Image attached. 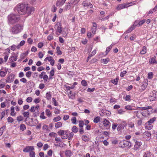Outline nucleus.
<instances>
[{"label":"nucleus","mask_w":157,"mask_h":157,"mask_svg":"<svg viewBox=\"0 0 157 157\" xmlns=\"http://www.w3.org/2000/svg\"><path fill=\"white\" fill-rule=\"evenodd\" d=\"M7 19L8 24L10 25H13L18 21L20 17L18 15L11 13L8 16Z\"/></svg>","instance_id":"obj_3"},{"label":"nucleus","mask_w":157,"mask_h":157,"mask_svg":"<svg viewBox=\"0 0 157 157\" xmlns=\"http://www.w3.org/2000/svg\"><path fill=\"white\" fill-rule=\"evenodd\" d=\"M127 73V71H123L121 72L120 74V76L121 77H123L125 75V74Z\"/></svg>","instance_id":"obj_64"},{"label":"nucleus","mask_w":157,"mask_h":157,"mask_svg":"<svg viewBox=\"0 0 157 157\" xmlns=\"http://www.w3.org/2000/svg\"><path fill=\"white\" fill-rule=\"evenodd\" d=\"M119 80L118 78H116L115 79H114L112 80V82L115 85H117V82Z\"/></svg>","instance_id":"obj_38"},{"label":"nucleus","mask_w":157,"mask_h":157,"mask_svg":"<svg viewBox=\"0 0 157 157\" xmlns=\"http://www.w3.org/2000/svg\"><path fill=\"white\" fill-rule=\"evenodd\" d=\"M84 6H89L90 8H92L93 7V5H92V4L90 3H86L85 4Z\"/></svg>","instance_id":"obj_60"},{"label":"nucleus","mask_w":157,"mask_h":157,"mask_svg":"<svg viewBox=\"0 0 157 157\" xmlns=\"http://www.w3.org/2000/svg\"><path fill=\"white\" fill-rule=\"evenodd\" d=\"M34 150V147L33 146H28L24 148L23 151L24 152H30Z\"/></svg>","instance_id":"obj_10"},{"label":"nucleus","mask_w":157,"mask_h":157,"mask_svg":"<svg viewBox=\"0 0 157 157\" xmlns=\"http://www.w3.org/2000/svg\"><path fill=\"white\" fill-rule=\"evenodd\" d=\"M151 93L149 96V99L151 101H153L155 100L156 99V95L155 94L152 93V95H151Z\"/></svg>","instance_id":"obj_15"},{"label":"nucleus","mask_w":157,"mask_h":157,"mask_svg":"<svg viewBox=\"0 0 157 157\" xmlns=\"http://www.w3.org/2000/svg\"><path fill=\"white\" fill-rule=\"evenodd\" d=\"M17 56L15 55L11 56L10 59L12 62H13L17 60Z\"/></svg>","instance_id":"obj_30"},{"label":"nucleus","mask_w":157,"mask_h":157,"mask_svg":"<svg viewBox=\"0 0 157 157\" xmlns=\"http://www.w3.org/2000/svg\"><path fill=\"white\" fill-rule=\"evenodd\" d=\"M145 22V20H142L140 21L138 23V25L139 26H140L143 24Z\"/></svg>","instance_id":"obj_62"},{"label":"nucleus","mask_w":157,"mask_h":157,"mask_svg":"<svg viewBox=\"0 0 157 157\" xmlns=\"http://www.w3.org/2000/svg\"><path fill=\"white\" fill-rule=\"evenodd\" d=\"M145 128L147 130H151L152 129L153 126L152 125L150 124H147V122H146L145 123Z\"/></svg>","instance_id":"obj_16"},{"label":"nucleus","mask_w":157,"mask_h":157,"mask_svg":"<svg viewBox=\"0 0 157 157\" xmlns=\"http://www.w3.org/2000/svg\"><path fill=\"white\" fill-rule=\"evenodd\" d=\"M22 26L19 24H17L13 26L10 30V32L13 34H17L21 32Z\"/></svg>","instance_id":"obj_4"},{"label":"nucleus","mask_w":157,"mask_h":157,"mask_svg":"<svg viewBox=\"0 0 157 157\" xmlns=\"http://www.w3.org/2000/svg\"><path fill=\"white\" fill-rule=\"evenodd\" d=\"M84 123L82 121H79V126L80 128H83Z\"/></svg>","instance_id":"obj_55"},{"label":"nucleus","mask_w":157,"mask_h":157,"mask_svg":"<svg viewBox=\"0 0 157 157\" xmlns=\"http://www.w3.org/2000/svg\"><path fill=\"white\" fill-rule=\"evenodd\" d=\"M153 77V73L152 72H150L148 74L147 78L148 79H151Z\"/></svg>","instance_id":"obj_47"},{"label":"nucleus","mask_w":157,"mask_h":157,"mask_svg":"<svg viewBox=\"0 0 157 157\" xmlns=\"http://www.w3.org/2000/svg\"><path fill=\"white\" fill-rule=\"evenodd\" d=\"M49 135L50 137H56L57 136L56 134L53 132L50 133Z\"/></svg>","instance_id":"obj_61"},{"label":"nucleus","mask_w":157,"mask_h":157,"mask_svg":"<svg viewBox=\"0 0 157 157\" xmlns=\"http://www.w3.org/2000/svg\"><path fill=\"white\" fill-rule=\"evenodd\" d=\"M112 47L113 45L112 44H111L109 47L107 48L106 51V54H107L108 53V52L109 51H110V49L112 48Z\"/></svg>","instance_id":"obj_52"},{"label":"nucleus","mask_w":157,"mask_h":157,"mask_svg":"<svg viewBox=\"0 0 157 157\" xmlns=\"http://www.w3.org/2000/svg\"><path fill=\"white\" fill-rule=\"evenodd\" d=\"M29 156L30 157H35V154L34 151H32L29 152Z\"/></svg>","instance_id":"obj_40"},{"label":"nucleus","mask_w":157,"mask_h":157,"mask_svg":"<svg viewBox=\"0 0 157 157\" xmlns=\"http://www.w3.org/2000/svg\"><path fill=\"white\" fill-rule=\"evenodd\" d=\"M139 111H134L130 112L129 113H132L134 114V115H136V117L138 118L139 117L138 115Z\"/></svg>","instance_id":"obj_33"},{"label":"nucleus","mask_w":157,"mask_h":157,"mask_svg":"<svg viewBox=\"0 0 157 157\" xmlns=\"http://www.w3.org/2000/svg\"><path fill=\"white\" fill-rule=\"evenodd\" d=\"M96 53V50H94L91 53V54H90L89 56L88 57V59H90L91 57H92L93 55H94Z\"/></svg>","instance_id":"obj_37"},{"label":"nucleus","mask_w":157,"mask_h":157,"mask_svg":"<svg viewBox=\"0 0 157 157\" xmlns=\"http://www.w3.org/2000/svg\"><path fill=\"white\" fill-rule=\"evenodd\" d=\"M72 154V153L70 150H67L65 151V155L67 157H70Z\"/></svg>","instance_id":"obj_21"},{"label":"nucleus","mask_w":157,"mask_h":157,"mask_svg":"<svg viewBox=\"0 0 157 157\" xmlns=\"http://www.w3.org/2000/svg\"><path fill=\"white\" fill-rule=\"evenodd\" d=\"M101 62L104 63H107L108 62V60L107 59H101Z\"/></svg>","instance_id":"obj_59"},{"label":"nucleus","mask_w":157,"mask_h":157,"mask_svg":"<svg viewBox=\"0 0 157 157\" xmlns=\"http://www.w3.org/2000/svg\"><path fill=\"white\" fill-rule=\"evenodd\" d=\"M119 147L121 148H129L131 147L132 144L131 142L126 140L121 141L119 144Z\"/></svg>","instance_id":"obj_5"},{"label":"nucleus","mask_w":157,"mask_h":157,"mask_svg":"<svg viewBox=\"0 0 157 157\" xmlns=\"http://www.w3.org/2000/svg\"><path fill=\"white\" fill-rule=\"evenodd\" d=\"M146 52V48L145 46H144L142 48V49L140 51V53L141 54H144Z\"/></svg>","instance_id":"obj_31"},{"label":"nucleus","mask_w":157,"mask_h":157,"mask_svg":"<svg viewBox=\"0 0 157 157\" xmlns=\"http://www.w3.org/2000/svg\"><path fill=\"white\" fill-rule=\"evenodd\" d=\"M6 126H4L0 128V136L2 134Z\"/></svg>","instance_id":"obj_34"},{"label":"nucleus","mask_w":157,"mask_h":157,"mask_svg":"<svg viewBox=\"0 0 157 157\" xmlns=\"http://www.w3.org/2000/svg\"><path fill=\"white\" fill-rule=\"evenodd\" d=\"M100 117H97L94 120V122L95 123H97L100 121Z\"/></svg>","instance_id":"obj_32"},{"label":"nucleus","mask_w":157,"mask_h":157,"mask_svg":"<svg viewBox=\"0 0 157 157\" xmlns=\"http://www.w3.org/2000/svg\"><path fill=\"white\" fill-rule=\"evenodd\" d=\"M11 113L10 115L13 116H15L16 115V113H14V108L13 106H12L10 109Z\"/></svg>","instance_id":"obj_22"},{"label":"nucleus","mask_w":157,"mask_h":157,"mask_svg":"<svg viewBox=\"0 0 157 157\" xmlns=\"http://www.w3.org/2000/svg\"><path fill=\"white\" fill-rule=\"evenodd\" d=\"M142 143L141 142L136 141L134 146V149L136 150H137L140 147Z\"/></svg>","instance_id":"obj_13"},{"label":"nucleus","mask_w":157,"mask_h":157,"mask_svg":"<svg viewBox=\"0 0 157 157\" xmlns=\"http://www.w3.org/2000/svg\"><path fill=\"white\" fill-rule=\"evenodd\" d=\"M23 119V117L21 116H20L17 117V120L18 121V122H19L22 121Z\"/></svg>","instance_id":"obj_54"},{"label":"nucleus","mask_w":157,"mask_h":157,"mask_svg":"<svg viewBox=\"0 0 157 157\" xmlns=\"http://www.w3.org/2000/svg\"><path fill=\"white\" fill-rule=\"evenodd\" d=\"M58 134L61 136L63 139H66L68 138L69 140H71L73 137L74 134L73 132H70L68 131H65L60 130L57 132Z\"/></svg>","instance_id":"obj_2"},{"label":"nucleus","mask_w":157,"mask_h":157,"mask_svg":"<svg viewBox=\"0 0 157 157\" xmlns=\"http://www.w3.org/2000/svg\"><path fill=\"white\" fill-rule=\"evenodd\" d=\"M61 119V118L60 117L58 116L57 117H54L53 120L55 122H56L60 120Z\"/></svg>","instance_id":"obj_45"},{"label":"nucleus","mask_w":157,"mask_h":157,"mask_svg":"<svg viewBox=\"0 0 157 157\" xmlns=\"http://www.w3.org/2000/svg\"><path fill=\"white\" fill-rule=\"evenodd\" d=\"M91 32L94 35L96 33V32L97 30V28L92 27L91 29Z\"/></svg>","instance_id":"obj_49"},{"label":"nucleus","mask_w":157,"mask_h":157,"mask_svg":"<svg viewBox=\"0 0 157 157\" xmlns=\"http://www.w3.org/2000/svg\"><path fill=\"white\" fill-rule=\"evenodd\" d=\"M127 124L125 122H123L119 124L117 128L118 131H120L124 129V127L126 126Z\"/></svg>","instance_id":"obj_12"},{"label":"nucleus","mask_w":157,"mask_h":157,"mask_svg":"<svg viewBox=\"0 0 157 157\" xmlns=\"http://www.w3.org/2000/svg\"><path fill=\"white\" fill-rule=\"evenodd\" d=\"M15 78V75L12 73L10 74L7 78L6 82L8 83H11L13 82Z\"/></svg>","instance_id":"obj_11"},{"label":"nucleus","mask_w":157,"mask_h":157,"mask_svg":"<svg viewBox=\"0 0 157 157\" xmlns=\"http://www.w3.org/2000/svg\"><path fill=\"white\" fill-rule=\"evenodd\" d=\"M72 123L74 124H76V118L75 117H73L71 119Z\"/></svg>","instance_id":"obj_48"},{"label":"nucleus","mask_w":157,"mask_h":157,"mask_svg":"<svg viewBox=\"0 0 157 157\" xmlns=\"http://www.w3.org/2000/svg\"><path fill=\"white\" fill-rule=\"evenodd\" d=\"M146 111V110H145L144 111H142L141 112V114L142 116L144 117H147L148 116L147 112Z\"/></svg>","instance_id":"obj_43"},{"label":"nucleus","mask_w":157,"mask_h":157,"mask_svg":"<svg viewBox=\"0 0 157 157\" xmlns=\"http://www.w3.org/2000/svg\"><path fill=\"white\" fill-rule=\"evenodd\" d=\"M136 109L142 110H146L147 115H149L151 113H152V108L151 106H148L144 107H137Z\"/></svg>","instance_id":"obj_6"},{"label":"nucleus","mask_w":157,"mask_h":157,"mask_svg":"<svg viewBox=\"0 0 157 157\" xmlns=\"http://www.w3.org/2000/svg\"><path fill=\"white\" fill-rule=\"evenodd\" d=\"M66 0H58L56 3V5L57 6H61L65 2Z\"/></svg>","instance_id":"obj_14"},{"label":"nucleus","mask_w":157,"mask_h":157,"mask_svg":"<svg viewBox=\"0 0 157 157\" xmlns=\"http://www.w3.org/2000/svg\"><path fill=\"white\" fill-rule=\"evenodd\" d=\"M156 118L154 117L150 119L147 122V124H151L153 123L156 120Z\"/></svg>","instance_id":"obj_28"},{"label":"nucleus","mask_w":157,"mask_h":157,"mask_svg":"<svg viewBox=\"0 0 157 157\" xmlns=\"http://www.w3.org/2000/svg\"><path fill=\"white\" fill-rule=\"evenodd\" d=\"M32 73L31 71H28L26 73L25 75L27 78H29L31 75Z\"/></svg>","instance_id":"obj_44"},{"label":"nucleus","mask_w":157,"mask_h":157,"mask_svg":"<svg viewBox=\"0 0 157 157\" xmlns=\"http://www.w3.org/2000/svg\"><path fill=\"white\" fill-rule=\"evenodd\" d=\"M68 95L70 98L72 99L74 98V96L72 94V92L71 91H70L68 93Z\"/></svg>","instance_id":"obj_46"},{"label":"nucleus","mask_w":157,"mask_h":157,"mask_svg":"<svg viewBox=\"0 0 157 157\" xmlns=\"http://www.w3.org/2000/svg\"><path fill=\"white\" fill-rule=\"evenodd\" d=\"M135 28L133 27L132 25L125 32L126 33H129L131 32Z\"/></svg>","instance_id":"obj_36"},{"label":"nucleus","mask_w":157,"mask_h":157,"mask_svg":"<svg viewBox=\"0 0 157 157\" xmlns=\"http://www.w3.org/2000/svg\"><path fill=\"white\" fill-rule=\"evenodd\" d=\"M138 23H139V22H138V21H136H136L134 22L133 25H132V26L133 27H134V28H135L136 27V26L138 25Z\"/></svg>","instance_id":"obj_56"},{"label":"nucleus","mask_w":157,"mask_h":157,"mask_svg":"<svg viewBox=\"0 0 157 157\" xmlns=\"http://www.w3.org/2000/svg\"><path fill=\"white\" fill-rule=\"evenodd\" d=\"M28 54V53H23L20 55V58L22 59H23Z\"/></svg>","instance_id":"obj_53"},{"label":"nucleus","mask_w":157,"mask_h":157,"mask_svg":"<svg viewBox=\"0 0 157 157\" xmlns=\"http://www.w3.org/2000/svg\"><path fill=\"white\" fill-rule=\"evenodd\" d=\"M46 114L47 116L50 117L52 116V113L49 109H46L45 110Z\"/></svg>","instance_id":"obj_26"},{"label":"nucleus","mask_w":157,"mask_h":157,"mask_svg":"<svg viewBox=\"0 0 157 157\" xmlns=\"http://www.w3.org/2000/svg\"><path fill=\"white\" fill-rule=\"evenodd\" d=\"M82 85L84 86H86L87 84L86 81L85 80H82L81 82Z\"/></svg>","instance_id":"obj_63"},{"label":"nucleus","mask_w":157,"mask_h":157,"mask_svg":"<svg viewBox=\"0 0 157 157\" xmlns=\"http://www.w3.org/2000/svg\"><path fill=\"white\" fill-rule=\"evenodd\" d=\"M55 30L57 33H61L62 30V27L61 24L60 22H58L54 26Z\"/></svg>","instance_id":"obj_7"},{"label":"nucleus","mask_w":157,"mask_h":157,"mask_svg":"<svg viewBox=\"0 0 157 157\" xmlns=\"http://www.w3.org/2000/svg\"><path fill=\"white\" fill-rule=\"evenodd\" d=\"M8 71V69L7 68H2L0 70V76L4 77Z\"/></svg>","instance_id":"obj_8"},{"label":"nucleus","mask_w":157,"mask_h":157,"mask_svg":"<svg viewBox=\"0 0 157 157\" xmlns=\"http://www.w3.org/2000/svg\"><path fill=\"white\" fill-rule=\"evenodd\" d=\"M72 6V4L70 3V2L65 6L64 9V10L66 11L70 9Z\"/></svg>","instance_id":"obj_19"},{"label":"nucleus","mask_w":157,"mask_h":157,"mask_svg":"<svg viewBox=\"0 0 157 157\" xmlns=\"http://www.w3.org/2000/svg\"><path fill=\"white\" fill-rule=\"evenodd\" d=\"M23 114L25 117L28 118L29 117V112H25L23 113Z\"/></svg>","instance_id":"obj_39"},{"label":"nucleus","mask_w":157,"mask_h":157,"mask_svg":"<svg viewBox=\"0 0 157 157\" xmlns=\"http://www.w3.org/2000/svg\"><path fill=\"white\" fill-rule=\"evenodd\" d=\"M42 78L45 82H47L48 78V76L46 75H44Z\"/></svg>","instance_id":"obj_58"},{"label":"nucleus","mask_w":157,"mask_h":157,"mask_svg":"<svg viewBox=\"0 0 157 157\" xmlns=\"http://www.w3.org/2000/svg\"><path fill=\"white\" fill-rule=\"evenodd\" d=\"M60 48V47L59 46H57L56 48L57 52L59 55H61L62 54V52Z\"/></svg>","instance_id":"obj_42"},{"label":"nucleus","mask_w":157,"mask_h":157,"mask_svg":"<svg viewBox=\"0 0 157 157\" xmlns=\"http://www.w3.org/2000/svg\"><path fill=\"white\" fill-rule=\"evenodd\" d=\"M125 109L129 110H135L130 105H127L125 106Z\"/></svg>","instance_id":"obj_25"},{"label":"nucleus","mask_w":157,"mask_h":157,"mask_svg":"<svg viewBox=\"0 0 157 157\" xmlns=\"http://www.w3.org/2000/svg\"><path fill=\"white\" fill-rule=\"evenodd\" d=\"M151 156L150 153L147 151L145 153L144 157H150Z\"/></svg>","instance_id":"obj_50"},{"label":"nucleus","mask_w":157,"mask_h":157,"mask_svg":"<svg viewBox=\"0 0 157 157\" xmlns=\"http://www.w3.org/2000/svg\"><path fill=\"white\" fill-rule=\"evenodd\" d=\"M82 139L83 141L85 142L88 141L89 140V138L86 136L85 135L82 136Z\"/></svg>","instance_id":"obj_23"},{"label":"nucleus","mask_w":157,"mask_h":157,"mask_svg":"<svg viewBox=\"0 0 157 157\" xmlns=\"http://www.w3.org/2000/svg\"><path fill=\"white\" fill-rule=\"evenodd\" d=\"M80 0H71L70 1V3L72 4V6L74 5L73 7L78 4Z\"/></svg>","instance_id":"obj_20"},{"label":"nucleus","mask_w":157,"mask_h":157,"mask_svg":"<svg viewBox=\"0 0 157 157\" xmlns=\"http://www.w3.org/2000/svg\"><path fill=\"white\" fill-rule=\"evenodd\" d=\"M62 125V123L61 122H58L56 123L55 124V127L56 128H58L61 127Z\"/></svg>","instance_id":"obj_27"},{"label":"nucleus","mask_w":157,"mask_h":157,"mask_svg":"<svg viewBox=\"0 0 157 157\" xmlns=\"http://www.w3.org/2000/svg\"><path fill=\"white\" fill-rule=\"evenodd\" d=\"M46 98L48 100H50L52 98V95L50 92H47L46 94Z\"/></svg>","instance_id":"obj_24"},{"label":"nucleus","mask_w":157,"mask_h":157,"mask_svg":"<svg viewBox=\"0 0 157 157\" xmlns=\"http://www.w3.org/2000/svg\"><path fill=\"white\" fill-rule=\"evenodd\" d=\"M71 130L73 132L76 133L78 132V130L77 127L76 126H74L72 128Z\"/></svg>","instance_id":"obj_29"},{"label":"nucleus","mask_w":157,"mask_h":157,"mask_svg":"<svg viewBox=\"0 0 157 157\" xmlns=\"http://www.w3.org/2000/svg\"><path fill=\"white\" fill-rule=\"evenodd\" d=\"M131 3H124L122 4H119L117 6L116 8V9L117 10H120L131 6L132 5H129Z\"/></svg>","instance_id":"obj_9"},{"label":"nucleus","mask_w":157,"mask_h":157,"mask_svg":"<svg viewBox=\"0 0 157 157\" xmlns=\"http://www.w3.org/2000/svg\"><path fill=\"white\" fill-rule=\"evenodd\" d=\"M147 86V84L146 83L145 84H143L141 86V90L142 91H143L146 89Z\"/></svg>","instance_id":"obj_35"},{"label":"nucleus","mask_w":157,"mask_h":157,"mask_svg":"<svg viewBox=\"0 0 157 157\" xmlns=\"http://www.w3.org/2000/svg\"><path fill=\"white\" fill-rule=\"evenodd\" d=\"M103 124L104 126L108 127H109L110 123L109 121L106 119H105L103 121Z\"/></svg>","instance_id":"obj_17"},{"label":"nucleus","mask_w":157,"mask_h":157,"mask_svg":"<svg viewBox=\"0 0 157 157\" xmlns=\"http://www.w3.org/2000/svg\"><path fill=\"white\" fill-rule=\"evenodd\" d=\"M156 58V56H154L150 60H149V62L151 64L157 63V61L155 60Z\"/></svg>","instance_id":"obj_18"},{"label":"nucleus","mask_w":157,"mask_h":157,"mask_svg":"<svg viewBox=\"0 0 157 157\" xmlns=\"http://www.w3.org/2000/svg\"><path fill=\"white\" fill-rule=\"evenodd\" d=\"M26 129L25 125L24 124H21L20 126V129L22 131H24Z\"/></svg>","instance_id":"obj_41"},{"label":"nucleus","mask_w":157,"mask_h":157,"mask_svg":"<svg viewBox=\"0 0 157 157\" xmlns=\"http://www.w3.org/2000/svg\"><path fill=\"white\" fill-rule=\"evenodd\" d=\"M14 10L17 11L21 14H27L29 15L33 13L35 8L33 7L28 6L24 4H19L14 9Z\"/></svg>","instance_id":"obj_1"},{"label":"nucleus","mask_w":157,"mask_h":157,"mask_svg":"<svg viewBox=\"0 0 157 157\" xmlns=\"http://www.w3.org/2000/svg\"><path fill=\"white\" fill-rule=\"evenodd\" d=\"M52 102L53 103V104L55 106H57L58 105V103L54 98H52Z\"/></svg>","instance_id":"obj_51"},{"label":"nucleus","mask_w":157,"mask_h":157,"mask_svg":"<svg viewBox=\"0 0 157 157\" xmlns=\"http://www.w3.org/2000/svg\"><path fill=\"white\" fill-rule=\"evenodd\" d=\"M8 122H9L12 123L13 121V119L11 117H9L7 118Z\"/></svg>","instance_id":"obj_57"}]
</instances>
